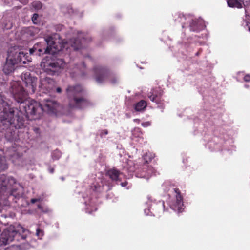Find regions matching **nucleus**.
<instances>
[{
    "instance_id": "nucleus-29",
    "label": "nucleus",
    "mask_w": 250,
    "mask_h": 250,
    "mask_svg": "<svg viewBox=\"0 0 250 250\" xmlns=\"http://www.w3.org/2000/svg\"><path fill=\"white\" fill-rule=\"evenodd\" d=\"M126 185H127V183L126 182H124V183H121V185L123 187H125Z\"/></svg>"
},
{
    "instance_id": "nucleus-16",
    "label": "nucleus",
    "mask_w": 250,
    "mask_h": 250,
    "mask_svg": "<svg viewBox=\"0 0 250 250\" xmlns=\"http://www.w3.org/2000/svg\"><path fill=\"white\" fill-rule=\"evenodd\" d=\"M107 174L112 180L117 181L119 180L120 172L116 169H111L108 171Z\"/></svg>"
},
{
    "instance_id": "nucleus-10",
    "label": "nucleus",
    "mask_w": 250,
    "mask_h": 250,
    "mask_svg": "<svg viewBox=\"0 0 250 250\" xmlns=\"http://www.w3.org/2000/svg\"><path fill=\"white\" fill-rule=\"evenodd\" d=\"M11 152H13V154H10L12 161L16 165H20L19 161L21 159V157L23 155V151L21 146H18L16 148L13 147L10 150Z\"/></svg>"
},
{
    "instance_id": "nucleus-15",
    "label": "nucleus",
    "mask_w": 250,
    "mask_h": 250,
    "mask_svg": "<svg viewBox=\"0 0 250 250\" xmlns=\"http://www.w3.org/2000/svg\"><path fill=\"white\" fill-rule=\"evenodd\" d=\"M175 191L176 193V204L178 207V210L179 212H182V206L183 205L182 201V198L180 195V191L178 189L175 188Z\"/></svg>"
},
{
    "instance_id": "nucleus-34",
    "label": "nucleus",
    "mask_w": 250,
    "mask_h": 250,
    "mask_svg": "<svg viewBox=\"0 0 250 250\" xmlns=\"http://www.w3.org/2000/svg\"><path fill=\"white\" fill-rule=\"evenodd\" d=\"M31 35L33 36H35V34H32Z\"/></svg>"
},
{
    "instance_id": "nucleus-5",
    "label": "nucleus",
    "mask_w": 250,
    "mask_h": 250,
    "mask_svg": "<svg viewBox=\"0 0 250 250\" xmlns=\"http://www.w3.org/2000/svg\"><path fill=\"white\" fill-rule=\"evenodd\" d=\"M96 81L98 83H103L106 79H108L112 84H116L119 81L118 76L111 73L108 69L100 66H97L94 68Z\"/></svg>"
},
{
    "instance_id": "nucleus-32",
    "label": "nucleus",
    "mask_w": 250,
    "mask_h": 250,
    "mask_svg": "<svg viewBox=\"0 0 250 250\" xmlns=\"http://www.w3.org/2000/svg\"><path fill=\"white\" fill-rule=\"evenodd\" d=\"M56 153H58V152H56ZM55 153V152L53 153V157H54Z\"/></svg>"
},
{
    "instance_id": "nucleus-27",
    "label": "nucleus",
    "mask_w": 250,
    "mask_h": 250,
    "mask_svg": "<svg viewBox=\"0 0 250 250\" xmlns=\"http://www.w3.org/2000/svg\"><path fill=\"white\" fill-rule=\"evenodd\" d=\"M29 31L32 32V33H33V32H36V30L33 28H31L29 29Z\"/></svg>"
},
{
    "instance_id": "nucleus-22",
    "label": "nucleus",
    "mask_w": 250,
    "mask_h": 250,
    "mask_svg": "<svg viewBox=\"0 0 250 250\" xmlns=\"http://www.w3.org/2000/svg\"><path fill=\"white\" fill-rule=\"evenodd\" d=\"M36 235L39 237L42 236L43 235V232L39 229H38L36 230Z\"/></svg>"
},
{
    "instance_id": "nucleus-11",
    "label": "nucleus",
    "mask_w": 250,
    "mask_h": 250,
    "mask_svg": "<svg viewBox=\"0 0 250 250\" xmlns=\"http://www.w3.org/2000/svg\"><path fill=\"white\" fill-rule=\"evenodd\" d=\"M83 38V40H86L85 38L83 37V33L80 32L79 33L78 39H71L67 44L68 45H70L75 50H78L82 48L83 42L80 41V39Z\"/></svg>"
},
{
    "instance_id": "nucleus-31",
    "label": "nucleus",
    "mask_w": 250,
    "mask_h": 250,
    "mask_svg": "<svg viewBox=\"0 0 250 250\" xmlns=\"http://www.w3.org/2000/svg\"><path fill=\"white\" fill-rule=\"evenodd\" d=\"M50 172L51 173H53L54 172V169L53 168H51L50 169Z\"/></svg>"
},
{
    "instance_id": "nucleus-17",
    "label": "nucleus",
    "mask_w": 250,
    "mask_h": 250,
    "mask_svg": "<svg viewBox=\"0 0 250 250\" xmlns=\"http://www.w3.org/2000/svg\"><path fill=\"white\" fill-rule=\"evenodd\" d=\"M146 106V103L144 100H141L135 106V109L137 111L143 110Z\"/></svg>"
},
{
    "instance_id": "nucleus-19",
    "label": "nucleus",
    "mask_w": 250,
    "mask_h": 250,
    "mask_svg": "<svg viewBox=\"0 0 250 250\" xmlns=\"http://www.w3.org/2000/svg\"><path fill=\"white\" fill-rule=\"evenodd\" d=\"M148 96L151 101L156 102V98L158 97V95L155 90H153L152 91H151L148 94Z\"/></svg>"
},
{
    "instance_id": "nucleus-24",
    "label": "nucleus",
    "mask_w": 250,
    "mask_h": 250,
    "mask_svg": "<svg viewBox=\"0 0 250 250\" xmlns=\"http://www.w3.org/2000/svg\"><path fill=\"white\" fill-rule=\"evenodd\" d=\"M150 125V123L149 122H144L142 123V125L143 127H147Z\"/></svg>"
},
{
    "instance_id": "nucleus-3",
    "label": "nucleus",
    "mask_w": 250,
    "mask_h": 250,
    "mask_svg": "<svg viewBox=\"0 0 250 250\" xmlns=\"http://www.w3.org/2000/svg\"><path fill=\"white\" fill-rule=\"evenodd\" d=\"M59 38V35L57 34L47 37L45 39V43L47 44L46 47L44 46V43H38L30 49V53L32 54L36 51H37L38 55H41V54L43 53H48L52 55L57 53L63 48H65L66 46V45L61 44L60 40H58Z\"/></svg>"
},
{
    "instance_id": "nucleus-23",
    "label": "nucleus",
    "mask_w": 250,
    "mask_h": 250,
    "mask_svg": "<svg viewBox=\"0 0 250 250\" xmlns=\"http://www.w3.org/2000/svg\"><path fill=\"white\" fill-rule=\"evenodd\" d=\"M108 134V131L106 129L103 130L100 133V136L103 137Z\"/></svg>"
},
{
    "instance_id": "nucleus-12",
    "label": "nucleus",
    "mask_w": 250,
    "mask_h": 250,
    "mask_svg": "<svg viewBox=\"0 0 250 250\" xmlns=\"http://www.w3.org/2000/svg\"><path fill=\"white\" fill-rule=\"evenodd\" d=\"M54 85V80L50 78L46 77L41 80L39 87L42 89H45L47 91H50L52 89Z\"/></svg>"
},
{
    "instance_id": "nucleus-9",
    "label": "nucleus",
    "mask_w": 250,
    "mask_h": 250,
    "mask_svg": "<svg viewBox=\"0 0 250 250\" xmlns=\"http://www.w3.org/2000/svg\"><path fill=\"white\" fill-rule=\"evenodd\" d=\"M14 184H15V179L13 177L0 175V194L4 195L8 188Z\"/></svg>"
},
{
    "instance_id": "nucleus-1",
    "label": "nucleus",
    "mask_w": 250,
    "mask_h": 250,
    "mask_svg": "<svg viewBox=\"0 0 250 250\" xmlns=\"http://www.w3.org/2000/svg\"><path fill=\"white\" fill-rule=\"evenodd\" d=\"M21 79L25 86L24 89L18 82H13L11 83L10 91L15 100L20 103V108H23L27 115H40L42 111L50 114H56L61 108V106L56 101L44 99L43 105L33 100H27L26 95L35 92L37 87V78L31 76L29 72L22 74Z\"/></svg>"
},
{
    "instance_id": "nucleus-33",
    "label": "nucleus",
    "mask_w": 250,
    "mask_h": 250,
    "mask_svg": "<svg viewBox=\"0 0 250 250\" xmlns=\"http://www.w3.org/2000/svg\"><path fill=\"white\" fill-rule=\"evenodd\" d=\"M6 205H9V204H8V203L7 202H6Z\"/></svg>"
},
{
    "instance_id": "nucleus-18",
    "label": "nucleus",
    "mask_w": 250,
    "mask_h": 250,
    "mask_svg": "<svg viewBox=\"0 0 250 250\" xmlns=\"http://www.w3.org/2000/svg\"><path fill=\"white\" fill-rule=\"evenodd\" d=\"M7 168L5 163V159L0 155V171L4 170Z\"/></svg>"
},
{
    "instance_id": "nucleus-13",
    "label": "nucleus",
    "mask_w": 250,
    "mask_h": 250,
    "mask_svg": "<svg viewBox=\"0 0 250 250\" xmlns=\"http://www.w3.org/2000/svg\"><path fill=\"white\" fill-rule=\"evenodd\" d=\"M16 64L12 62L11 59L7 57L6 62L3 67V71L6 74H9L15 69Z\"/></svg>"
},
{
    "instance_id": "nucleus-6",
    "label": "nucleus",
    "mask_w": 250,
    "mask_h": 250,
    "mask_svg": "<svg viewBox=\"0 0 250 250\" xmlns=\"http://www.w3.org/2000/svg\"><path fill=\"white\" fill-rule=\"evenodd\" d=\"M42 63L45 71L51 75L60 69L63 68L65 65L62 59L55 58L52 55L47 56Z\"/></svg>"
},
{
    "instance_id": "nucleus-28",
    "label": "nucleus",
    "mask_w": 250,
    "mask_h": 250,
    "mask_svg": "<svg viewBox=\"0 0 250 250\" xmlns=\"http://www.w3.org/2000/svg\"><path fill=\"white\" fill-rule=\"evenodd\" d=\"M56 91L58 92V93H61V91H62V89L60 88V87H58L57 89H56Z\"/></svg>"
},
{
    "instance_id": "nucleus-2",
    "label": "nucleus",
    "mask_w": 250,
    "mask_h": 250,
    "mask_svg": "<svg viewBox=\"0 0 250 250\" xmlns=\"http://www.w3.org/2000/svg\"><path fill=\"white\" fill-rule=\"evenodd\" d=\"M21 113L17 109L10 107L0 94V121L4 128L10 126L16 128H21L23 125Z\"/></svg>"
},
{
    "instance_id": "nucleus-7",
    "label": "nucleus",
    "mask_w": 250,
    "mask_h": 250,
    "mask_svg": "<svg viewBox=\"0 0 250 250\" xmlns=\"http://www.w3.org/2000/svg\"><path fill=\"white\" fill-rule=\"evenodd\" d=\"M8 57L16 65L18 63L26 64L30 60L28 53L24 52L16 46L11 47L8 52Z\"/></svg>"
},
{
    "instance_id": "nucleus-30",
    "label": "nucleus",
    "mask_w": 250,
    "mask_h": 250,
    "mask_svg": "<svg viewBox=\"0 0 250 250\" xmlns=\"http://www.w3.org/2000/svg\"><path fill=\"white\" fill-rule=\"evenodd\" d=\"M38 208H39L40 209H42V207L40 205H38Z\"/></svg>"
},
{
    "instance_id": "nucleus-26",
    "label": "nucleus",
    "mask_w": 250,
    "mask_h": 250,
    "mask_svg": "<svg viewBox=\"0 0 250 250\" xmlns=\"http://www.w3.org/2000/svg\"><path fill=\"white\" fill-rule=\"evenodd\" d=\"M40 201V198H38V199H32L31 200V202L33 204L36 203V202H38V201Z\"/></svg>"
},
{
    "instance_id": "nucleus-25",
    "label": "nucleus",
    "mask_w": 250,
    "mask_h": 250,
    "mask_svg": "<svg viewBox=\"0 0 250 250\" xmlns=\"http://www.w3.org/2000/svg\"><path fill=\"white\" fill-rule=\"evenodd\" d=\"M244 80L246 82L250 81V76H249V75L245 76L244 77Z\"/></svg>"
},
{
    "instance_id": "nucleus-4",
    "label": "nucleus",
    "mask_w": 250,
    "mask_h": 250,
    "mask_svg": "<svg viewBox=\"0 0 250 250\" xmlns=\"http://www.w3.org/2000/svg\"><path fill=\"white\" fill-rule=\"evenodd\" d=\"M82 90V86L79 85L68 86L66 91L71 106L83 108L89 105V102L85 99L78 96Z\"/></svg>"
},
{
    "instance_id": "nucleus-8",
    "label": "nucleus",
    "mask_w": 250,
    "mask_h": 250,
    "mask_svg": "<svg viewBox=\"0 0 250 250\" xmlns=\"http://www.w3.org/2000/svg\"><path fill=\"white\" fill-rule=\"evenodd\" d=\"M4 195H8L9 199L13 197L18 199L23 195V188L20 184H17L15 182V184L8 188V190Z\"/></svg>"
},
{
    "instance_id": "nucleus-14",
    "label": "nucleus",
    "mask_w": 250,
    "mask_h": 250,
    "mask_svg": "<svg viewBox=\"0 0 250 250\" xmlns=\"http://www.w3.org/2000/svg\"><path fill=\"white\" fill-rule=\"evenodd\" d=\"M229 7L241 9L245 6L244 0H226Z\"/></svg>"
},
{
    "instance_id": "nucleus-20",
    "label": "nucleus",
    "mask_w": 250,
    "mask_h": 250,
    "mask_svg": "<svg viewBox=\"0 0 250 250\" xmlns=\"http://www.w3.org/2000/svg\"><path fill=\"white\" fill-rule=\"evenodd\" d=\"M32 6L36 10H39L42 7V4L39 1H36L32 3Z\"/></svg>"
},
{
    "instance_id": "nucleus-21",
    "label": "nucleus",
    "mask_w": 250,
    "mask_h": 250,
    "mask_svg": "<svg viewBox=\"0 0 250 250\" xmlns=\"http://www.w3.org/2000/svg\"><path fill=\"white\" fill-rule=\"evenodd\" d=\"M39 17V15L37 14H34L32 17V20L34 23L37 24L38 22V18Z\"/></svg>"
}]
</instances>
